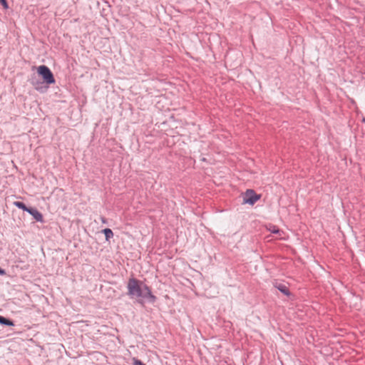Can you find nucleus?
<instances>
[{"instance_id": "1", "label": "nucleus", "mask_w": 365, "mask_h": 365, "mask_svg": "<svg viewBox=\"0 0 365 365\" xmlns=\"http://www.w3.org/2000/svg\"><path fill=\"white\" fill-rule=\"evenodd\" d=\"M127 289V294L130 298L137 299V302L142 305L145 300L150 303H155L157 300L156 296L152 293L151 288L136 278L132 277L128 279Z\"/></svg>"}, {"instance_id": "2", "label": "nucleus", "mask_w": 365, "mask_h": 365, "mask_svg": "<svg viewBox=\"0 0 365 365\" xmlns=\"http://www.w3.org/2000/svg\"><path fill=\"white\" fill-rule=\"evenodd\" d=\"M37 72L38 75L42 77L43 81L46 84L51 85L55 83L56 81L53 74L48 66L45 65L38 66L37 68Z\"/></svg>"}, {"instance_id": "3", "label": "nucleus", "mask_w": 365, "mask_h": 365, "mask_svg": "<svg viewBox=\"0 0 365 365\" xmlns=\"http://www.w3.org/2000/svg\"><path fill=\"white\" fill-rule=\"evenodd\" d=\"M260 197L261 195H257L254 190L248 189L243 195V204L253 205Z\"/></svg>"}, {"instance_id": "4", "label": "nucleus", "mask_w": 365, "mask_h": 365, "mask_svg": "<svg viewBox=\"0 0 365 365\" xmlns=\"http://www.w3.org/2000/svg\"><path fill=\"white\" fill-rule=\"evenodd\" d=\"M27 212L32 215L37 222H43V215L37 209L34 207H29Z\"/></svg>"}, {"instance_id": "5", "label": "nucleus", "mask_w": 365, "mask_h": 365, "mask_svg": "<svg viewBox=\"0 0 365 365\" xmlns=\"http://www.w3.org/2000/svg\"><path fill=\"white\" fill-rule=\"evenodd\" d=\"M274 286L284 295L289 296L291 294L289 289L286 284H282L281 282H275Z\"/></svg>"}, {"instance_id": "6", "label": "nucleus", "mask_w": 365, "mask_h": 365, "mask_svg": "<svg viewBox=\"0 0 365 365\" xmlns=\"http://www.w3.org/2000/svg\"><path fill=\"white\" fill-rule=\"evenodd\" d=\"M32 84L34 86L36 90L41 91V92H44L48 89V86H43V83H41L39 81H36V82L33 81Z\"/></svg>"}, {"instance_id": "7", "label": "nucleus", "mask_w": 365, "mask_h": 365, "mask_svg": "<svg viewBox=\"0 0 365 365\" xmlns=\"http://www.w3.org/2000/svg\"><path fill=\"white\" fill-rule=\"evenodd\" d=\"M0 324L4 325V326H9V327L14 326V323L13 321L10 320L9 319H7L3 316H1V315H0Z\"/></svg>"}, {"instance_id": "8", "label": "nucleus", "mask_w": 365, "mask_h": 365, "mask_svg": "<svg viewBox=\"0 0 365 365\" xmlns=\"http://www.w3.org/2000/svg\"><path fill=\"white\" fill-rule=\"evenodd\" d=\"M14 205L19 208V209H21L23 210L24 211H26V212H28V210H29V207H28L23 202H21V201H15L14 202Z\"/></svg>"}, {"instance_id": "9", "label": "nucleus", "mask_w": 365, "mask_h": 365, "mask_svg": "<svg viewBox=\"0 0 365 365\" xmlns=\"http://www.w3.org/2000/svg\"><path fill=\"white\" fill-rule=\"evenodd\" d=\"M103 232L105 235L106 240L108 241L110 238L113 237V231L109 228H106L103 230Z\"/></svg>"}, {"instance_id": "10", "label": "nucleus", "mask_w": 365, "mask_h": 365, "mask_svg": "<svg viewBox=\"0 0 365 365\" xmlns=\"http://www.w3.org/2000/svg\"><path fill=\"white\" fill-rule=\"evenodd\" d=\"M133 365H145L143 362H142L140 360L136 359V358H133Z\"/></svg>"}, {"instance_id": "11", "label": "nucleus", "mask_w": 365, "mask_h": 365, "mask_svg": "<svg viewBox=\"0 0 365 365\" xmlns=\"http://www.w3.org/2000/svg\"><path fill=\"white\" fill-rule=\"evenodd\" d=\"M0 3L2 5V6L4 7V9H6L9 8V5H8L6 0H0Z\"/></svg>"}, {"instance_id": "12", "label": "nucleus", "mask_w": 365, "mask_h": 365, "mask_svg": "<svg viewBox=\"0 0 365 365\" xmlns=\"http://www.w3.org/2000/svg\"><path fill=\"white\" fill-rule=\"evenodd\" d=\"M270 231L272 233H279V230L275 226H273L272 229H270Z\"/></svg>"}, {"instance_id": "13", "label": "nucleus", "mask_w": 365, "mask_h": 365, "mask_svg": "<svg viewBox=\"0 0 365 365\" xmlns=\"http://www.w3.org/2000/svg\"><path fill=\"white\" fill-rule=\"evenodd\" d=\"M101 220L103 223H106L107 222V220L104 217H101Z\"/></svg>"}, {"instance_id": "14", "label": "nucleus", "mask_w": 365, "mask_h": 365, "mask_svg": "<svg viewBox=\"0 0 365 365\" xmlns=\"http://www.w3.org/2000/svg\"><path fill=\"white\" fill-rule=\"evenodd\" d=\"M5 274V271H4V269H1V268L0 267V274H1V275H2V274Z\"/></svg>"}]
</instances>
